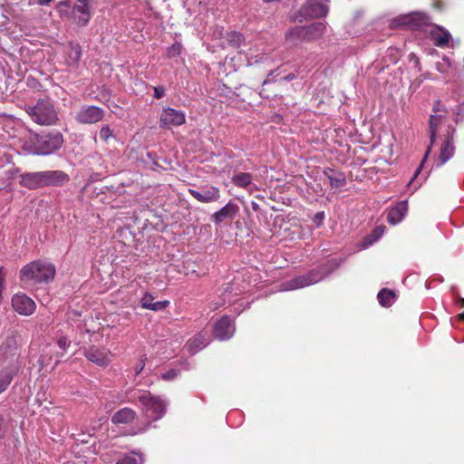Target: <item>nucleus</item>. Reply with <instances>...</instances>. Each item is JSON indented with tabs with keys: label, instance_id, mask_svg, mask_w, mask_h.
I'll use <instances>...</instances> for the list:
<instances>
[{
	"label": "nucleus",
	"instance_id": "28",
	"mask_svg": "<svg viewBox=\"0 0 464 464\" xmlns=\"http://www.w3.org/2000/svg\"><path fill=\"white\" fill-rule=\"evenodd\" d=\"M326 31V25L322 22H315L305 26L306 41H314L322 37Z\"/></svg>",
	"mask_w": 464,
	"mask_h": 464
},
{
	"label": "nucleus",
	"instance_id": "14",
	"mask_svg": "<svg viewBox=\"0 0 464 464\" xmlns=\"http://www.w3.org/2000/svg\"><path fill=\"white\" fill-rule=\"evenodd\" d=\"M235 333V326L231 318L227 315L222 316L216 322L213 327V335L215 338L224 341L231 338Z\"/></svg>",
	"mask_w": 464,
	"mask_h": 464
},
{
	"label": "nucleus",
	"instance_id": "18",
	"mask_svg": "<svg viewBox=\"0 0 464 464\" xmlns=\"http://www.w3.org/2000/svg\"><path fill=\"white\" fill-rule=\"evenodd\" d=\"M43 186H62L69 181V176L62 170L41 171Z\"/></svg>",
	"mask_w": 464,
	"mask_h": 464
},
{
	"label": "nucleus",
	"instance_id": "29",
	"mask_svg": "<svg viewBox=\"0 0 464 464\" xmlns=\"http://www.w3.org/2000/svg\"><path fill=\"white\" fill-rule=\"evenodd\" d=\"M15 374L16 369L14 367H6L0 371V394L6 391Z\"/></svg>",
	"mask_w": 464,
	"mask_h": 464
},
{
	"label": "nucleus",
	"instance_id": "20",
	"mask_svg": "<svg viewBox=\"0 0 464 464\" xmlns=\"http://www.w3.org/2000/svg\"><path fill=\"white\" fill-rule=\"evenodd\" d=\"M305 12L314 18H322L327 15L329 7L326 0H309Z\"/></svg>",
	"mask_w": 464,
	"mask_h": 464
},
{
	"label": "nucleus",
	"instance_id": "41",
	"mask_svg": "<svg viewBox=\"0 0 464 464\" xmlns=\"http://www.w3.org/2000/svg\"><path fill=\"white\" fill-rule=\"evenodd\" d=\"M57 344L61 349L65 350L69 346L70 342L67 340L66 337L62 336L58 338Z\"/></svg>",
	"mask_w": 464,
	"mask_h": 464
},
{
	"label": "nucleus",
	"instance_id": "12",
	"mask_svg": "<svg viewBox=\"0 0 464 464\" xmlns=\"http://www.w3.org/2000/svg\"><path fill=\"white\" fill-rule=\"evenodd\" d=\"M86 359L101 367L107 366L111 362L113 354L105 347L90 346L84 351Z\"/></svg>",
	"mask_w": 464,
	"mask_h": 464
},
{
	"label": "nucleus",
	"instance_id": "15",
	"mask_svg": "<svg viewBox=\"0 0 464 464\" xmlns=\"http://www.w3.org/2000/svg\"><path fill=\"white\" fill-rule=\"evenodd\" d=\"M188 193L201 203L216 202L220 198V191L217 187H202L199 189L189 188Z\"/></svg>",
	"mask_w": 464,
	"mask_h": 464
},
{
	"label": "nucleus",
	"instance_id": "17",
	"mask_svg": "<svg viewBox=\"0 0 464 464\" xmlns=\"http://www.w3.org/2000/svg\"><path fill=\"white\" fill-rule=\"evenodd\" d=\"M72 16L80 26H85L91 19L87 0H77L72 8Z\"/></svg>",
	"mask_w": 464,
	"mask_h": 464
},
{
	"label": "nucleus",
	"instance_id": "1",
	"mask_svg": "<svg viewBox=\"0 0 464 464\" xmlns=\"http://www.w3.org/2000/svg\"><path fill=\"white\" fill-rule=\"evenodd\" d=\"M138 401L146 421L131 427L128 432L131 436L146 432L151 423L160 420L167 411L168 403L160 396L153 395L148 391L140 392Z\"/></svg>",
	"mask_w": 464,
	"mask_h": 464
},
{
	"label": "nucleus",
	"instance_id": "50",
	"mask_svg": "<svg viewBox=\"0 0 464 464\" xmlns=\"http://www.w3.org/2000/svg\"><path fill=\"white\" fill-rule=\"evenodd\" d=\"M461 303L464 304V299H461Z\"/></svg>",
	"mask_w": 464,
	"mask_h": 464
},
{
	"label": "nucleus",
	"instance_id": "34",
	"mask_svg": "<svg viewBox=\"0 0 464 464\" xmlns=\"http://www.w3.org/2000/svg\"><path fill=\"white\" fill-rule=\"evenodd\" d=\"M182 45L180 43L176 42L167 49V56L169 58L179 56L181 53Z\"/></svg>",
	"mask_w": 464,
	"mask_h": 464
},
{
	"label": "nucleus",
	"instance_id": "22",
	"mask_svg": "<svg viewBox=\"0 0 464 464\" xmlns=\"http://www.w3.org/2000/svg\"><path fill=\"white\" fill-rule=\"evenodd\" d=\"M137 412L131 408L125 407L117 411L111 416V422L113 424H130L137 419Z\"/></svg>",
	"mask_w": 464,
	"mask_h": 464
},
{
	"label": "nucleus",
	"instance_id": "13",
	"mask_svg": "<svg viewBox=\"0 0 464 464\" xmlns=\"http://www.w3.org/2000/svg\"><path fill=\"white\" fill-rule=\"evenodd\" d=\"M104 111L97 106H83L76 115V121L82 124H94L103 119Z\"/></svg>",
	"mask_w": 464,
	"mask_h": 464
},
{
	"label": "nucleus",
	"instance_id": "33",
	"mask_svg": "<svg viewBox=\"0 0 464 464\" xmlns=\"http://www.w3.org/2000/svg\"><path fill=\"white\" fill-rule=\"evenodd\" d=\"M384 231H385V227L384 226H378L374 228V230L372 231V233L368 236L365 240L367 241L366 245H371L372 243H374L375 241H377L380 237H382V235L384 234Z\"/></svg>",
	"mask_w": 464,
	"mask_h": 464
},
{
	"label": "nucleus",
	"instance_id": "36",
	"mask_svg": "<svg viewBox=\"0 0 464 464\" xmlns=\"http://www.w3.org/2000/svg\"><path fill=\"white\" fill-rule=\"evenodd\" d=\"M179 373V370L171 369L164 373H162L161 378L164 381H172L174 380Z\"/></svg>",
	"mask_w": 464,
	"mask_h": 464
},
{
	"label": "nucleus",
	"instance_id": "19",
	"mask_svg": "<svg viewBox=\"0 0 464 464\" xmlns=\"http://www.w3.org/2000/svg\"><path fill=\"white\" fill-rule=\"evenodd\" d=\"M254 178L249 172H237L231 178L232 183L240 188L247 189L250 193L254 190H260V188L252 183Z\"/></svg>",
	"mask_w": 464,
	"mask_h": 464
},
{
	"label": "nucleus",
	"instance_id": "35",
	"mask_svg": "<svg viewBox=\"0 0 464 464\" xmlns=\"http://www.w3.org/2000/svg\"><path fill=\"white\" fill-rule=\"evenodd\" d=\"M99 135L101 140L106 142L112 136V131L108 125H103L100 130Z\"/></svg>",
	"mask_w": 464,
	"mask_h": 464
},
{
	"label": "nucleus",
	"instance_id": "2",
	"mask_svg": "<svg viewBox=\"0 0 464 464\" xmlns=\"http://www.w3.org/2000/svg\"><path fill=\"white\" fill-rule=\"evenodd\" d=\"M56 274L55 266L44 260L33 261L20 270V282L24 287L48 284Z\"/></svg>",
	"mask_w": 464,
	"mask_h": 464
},
{
	"label": "nucleus",
	"instance_id": "40",
	"mask_svg": "<svg viewBox=\"0 0 464 464\" xmlns=\"http://www.w3.org/2000/svg\"><path fill=\"white\" fill-rule=\"evenodd\" d=\"M154 90V97L156 99H160L165 95V88L163 86H156L153 88Z\"/></svg>",
	"mask_w": 464,
	"mask_h": 464
},
{
	"label": "nucleus",
	"instance_id": "31",
	"mask_svg": "<svg viewBox=\"0 0 464 464\" xmlns=\"http://www.w3.org/2000/svg\"><path fill=\"white\" fill-rule=\"evenodd\" d=\"M285 37L290 41H306L305 26H295L292 28L285 34Z\"/></svg>",
	"mask_w": 464,
	"mask_h": 464
},
{
	"label": "nucleus",
	"instance_id": "47",
	"mask_svg": "<svg viewBox=\"0 0 464 464\" xmlns=\"http://www.w3.org/2000/svg\"><path fill=\"white\" fill-rule=\"evenodd\" d=\"M242 38V35L240 34L234 33L233 34V39H237V41H240Z\"/></svg>",
	"mask_w": 464,
	"mask_h": 464
},
{
	"label": "nucleus",
	"instance_id": "38",
	"mask_svg": "<svg viewBox=\"0 0 464 464\" xmlns=\"http://www.w3.org/2000/svg\"><path fill=\"white\" fill-rule=\"evenodd\" d=\"M145 361H146V355H143L141 357V359L140 360V362L135 365L134 372H135L136 375L140 374L142 372V370L144 369Z\"/></svg>",
	"mask_w": 464,
	"mask_h": 464
},
{
	"label": "nucleus",
	"instance_id": "43",
	"mask_svg": "<svg viewBox=\"0 0 464 464\" xmlns=\"http://www.w3.org/2000/svg\"><path fill=\"white\" fill-rule=\"evenodd\" d=\"M273 74H274V72H271L267 75L266 79L263 82V85L268 84V83H270V82H274V81H275V80H274V76H273Z\"/></svg>",
	"mask_w": 464,
	"mask_h": 464
},
{
	"label": "nucleus",
	"instance_id": "44",
	"mask_svg": "<svg viewBox=\"0 0 464 464\" xmlns=\"http://www.w3.org/2000/svg\"><path fill=\"white\" fill-rule=\"evenodd\" d=\"M52 0H36L35 3L39 5H48Z\"/></svg>",
	"mask_w": 464,
	"mask_h": 464
},
{
	"label": "nucleus",
	"instance_id": "6",
	"mask_svg": "<svg viewBox=\"0 0 464 464\" xmlns=\"http://www.w3.org/2000/svg\"><path fill=\"white\" fill-rule=\"evenodd\" d=\"M34 152L41 155H49L58 150L63 144V137L58 130L46 134H35L33 138Z\"/></svg>",
	"mask_w": 464,
	"mask_h": 464
},
{
	"label": "nucleus",
	"instance_id": "21",
	"mask_svg": "<svg viewBox=\"0 0 464 464\" xmlns=\"http://www.w3.org/2000/svg\"><path fill=\"white\" fill-rule=\"evenodd\" d=\"M323 174L328 179L332 188H340L347 184L346 176L343 172L335 170L331 168H325Z\"/></svg>",
	"mask_w": 464,
	"mask_h": 464
},
{
	"label": "nucleus",
	"instance_id": "4",
	"mask_svg": "<svg viewBox=\"0 0 464 464\" xmlns=\"http://www.w3.org/2000/svg\"><path fill=\"white\" fill-rule=\"evenodd\" d=\"M25 111L39 125H53L58 121L57 112L50 98L39 99L34 105H25Z\"/></svg>",
	"mask_w": 464,
	"mask_h": 464
},
{
	"label": "nucleus",
	"instance_id": "10",
	"mask_svg": "<svg viewBox=\"0 0 464 464\" xmlns=\"http://www.w3.org/2000/svg\"><path fill=\"white\" fill-rule=\"evenodd\" d=\"M430 27L429 34L434 45L440 48H452L454 46L453 37L447 29L432 23Z\"/></svg>",
	"mask_w": 464,
	"mask_h": 464
},
{
	"label": "nucleus",
	"instance_id": "7",
	"mask_svg": "<svg viewBox=\"0 0 464 464\" xmlns=\"http://www.w3.org/2000/svg\"><path fill=\"white\" fill-rule=\"evenodd\" d=\"M432 111L433 114L430 115L429 121L430 145L428 148L425 157L428 156L431 146L434 144L440 128L447 121L448 111L440 101L434 102Z\"/></svg>",
	"mask_w": 464,
	"mask_h": 464
},
{
	"label": "nucleus",
	"instance_id": "48",
	"mask_svg": "<svg viewBox=\"0 0 464 464\" xmlns=\"http://www.w3.org/2000/svg\"><path fill=\"white\" fill-rule=\"evenodd\" d=\"M251 205H252V208H253L254 210H257V209H258V208H259L258 204H257V203H256V202H252V204H251Z\"/></svg>",
	"mask_w": 464,
	"mask_h": 464
},
{
	"label": "nucleus",
	"instance_id": "27",
	"mask_svg": "<svg viewBox=\"0 0 464 464\" xmlns=\"http://www.w3.org/2000/svg\"><path fill=\"white\" fill-rule=\"evenodd\" d=\"M82 56V48L78 44L70 43L67 51L65 63L68 66L77 67Z\"/></svg>",
	"mask_w": 464,
	"mask_h": 464
},
{
	"label": "nucleus",
	"instance_id": "16",
	"mask_svg": "<svg viewBox=\"0 0 464 464\" xmlns=\"http://www.w3.org/2000/svg\"><path fill=\"white\" fill-rule=\"evenodd\" d=\"M239 211L238 206L231 200L227 202L221 209L211 216V220L219 225L227 219L232 220Z\"/></svg>",
	"mask_w": 464,
	"mask_h": 464
},
{
	"label": "nucleus",
	"instance_id": "11",
	"mask_svg": "<svg viewBox=\"0 0 464 464\" xmlns=\"http://www.w3.org/2000/svg\"><path fill=\"white\" fill-rule=\"evenodd\" d=\"M12 307L19 314L29 316L35 312V302L24 293L15 294L12 297Z\"/></svg>",
	"mask_w": 464,
	"mask_h": 464
},
{
	"label": "nucleus",
	"instance_id": "25",
	"mask_svg": "<svg viewBox=\"0 0 464 464\" xmlns=\"http://www.w3.org/2000/svg\"><path fill=\"white\" fill-rule=\"evenodd\" d=\"M154 299L155 297L150 293L146 292L140 301V306L144 309L157 312L164 310L169 305L168 300L153 302Z\"/></svg>",
	"mask_w": 464,
	"mask_h": 464
},
{
	"label": "nucleus",
	"instance_id": "3",
	"mask_svg": "<svg viewBox=\"0 0 464 464\" xmlns=\"http://www.w3.org/2000/svg\"><path fill=\"white\" fill-rule=\"evenodd\" d=\"M339 266L336 259L327 261L325 264L310 270L304 275L298 276L282 284V291H290L316 284L325 278Z\"/></svg>",
	"mask_w": 464,
	"mask_h": 464
},
{
	"label": "nucleus",
	"instance_id": "8",
	"mask_svg": "<svg viewBox=\"0 0 464 464\" xmlns=\"http://www.w3.org/2000/svg\"><path fill=\"white\" fill-rule=\"evenodd\" d=\"M160 127L162 129H170L179 127L186 122V114L183 111L176 110L170 107L163 108L160 116Z\"/></svg>",
	"mask_w": 464,
	"mask_h": 464
},
{
	"label": "nucleus",
	"instance_id": "45",
	"mask_svg": "<svg viewBox=\"0 0 464 464\" xmlns=\"http://www.w3.org/2000/svg\"><path fill=\"white\" fill-rule=\"evenodd\" d=\"M62 6L69 7L70 6L69 1L65 0V1H62L59 3L58 8H59L60 12H62V9H61Z\"/></svg>",
	"mask_w": 464,
	"mask_h": 464
},
{
	"label": "nucleus",
	"instance_id": "49",
	"mask_svg": "<svg viewBox=\"0 0 464 464\" xmlns=\"http://www.w3.org/2000/svg\"><path fill=\"white\" fill-rule=\"evenodd\" d=\"M459 319H460V320H464V313H463V314H459Z\"/></svg>",
	"mask_w": 464,
	"mask_h": 464
},
{
	"label": "nucleus",
	"instance_id": "30",
	"mask_svg": "<svg viewBox=\"0 0 464 464\" xmlns=\"http://www.w3.org/2000/svg\"><path fill=\"white\" fill-rule=\"evenodd\" d=\"M144 458L140 451L133 450L129 454L122 455L115 464H143Z\"/></svg>",
	"mask_w": 464,
	"mask_h": 464
},
{
	"label": "nucleus",
	"instance_id": "42",
	"mask_svg": "<svg viewBox=\"0 0 464 464\" xmlns=\"http://www.w3.org/2000/svg\"><path fill=\"white\" fill-rule=\"evenodd\" d=\"M6 433V427L5 424V420L2 416H0V440L5 437Z\"/></svg>",
	"mask_w": 464,
	"mask_h": 464
},
{
	"label": "nucleus",
	"instance_id": "5",
	"mask_svg": "<svg viewBox=\"0 0 464 464\" xmlns=\"http://www.w3.org/2000/svg\"><path fill=\"white\" fill-rule=\"evenodd\" d=\"M430 25V17L420 12L400 15L392 19L391 23L392 29H408L412 31H425Z\"/></svg>",
	"mask_w": 464,
	"mask_h": 464
},
{
	"label": "nucleus",
	"instance_id": "9",
	"mask_svg": "<svg viewBox=\"0 0 464 464\" xmlns=\"http://www.w3.org/2000/svg\"><path fill=\"white\" fill-rule=\"evenodd\" d=\"M454 132L455 129L448 125L445 133H444V140L441 143L440 149V154L438 158V161L436 163L437 167H440L445 164L450 158L453 157L455 151L454 146Z\"/></svg>",
	"mask_w": 464,
	"mask_h": 464
},
{
	"label": "nucleus",
	"instance_id": "26",
	"mask_svg": "<svg viewBox=\"0 0 464 464\" xmlns=\"http://www.w3.org/2000/svg\"><path fill=\"white\" fill-rule=\"evenodd\" d=\"M20 184L29 189H36L44 187L41 171L21 175Z\"/></svg>",
	"mask_w": 464,
	"mask_h": 464
},
{
	"label": "nucleus",
	"instance_id": "46",
	"mask_svg": "<svg viewBox=\"0 0 464 464\" xmlns=\"http://www.w3.org/2000/svg\"><path fill=\"white\" fill-rule=\"evenodd\" d=\"M295 78V75L294 73H289L284 77V80L289 82V81L294 80Z\"/></svg>",
	"mask_w": 464,
	"mask_h": 464
},
{
	"label": "nucleus",
	"instance_id": "39",
	"mask_svg": "<svg viewBox=\"0 0 464 464\" xmlns=\"http://www.w3.org/2000/svg\"><path fill=\"white\" fill-rule=\"evenodd\" d=\"M409 59H410L411 62H413L414 66L417 68V70L419 72H420L421 71V65H420V62L419 57L414 53H411L409 54Z\"/></svg>",
	"mask_w": 464,
	"mask_h": 464
},
{
	"label": "nucleus",
	"instance_id": "37",
	"mask_svg": "<svg viewBox=\"0 0 464 464\" xmlns=\"http://www.w3.org/2000/svg\"><path fill=\"white\" fill-rule=\"evenodd\" d=\"M449 66H450V61L448 58H444L442 62H438L436 63V68L440 72H447Z\"/></svg>",
	"mask_w": 464,
	"mask_h": 464
},
{
	"label": "nucleus",
	"instance_id": "23",
	"mask_svg": "<svg viewBox=\"0 0 464 464\" xmlns=\"http://www.w3.org/2000/svg\"><path fill=\"white\" fill-rule=\"evenodd\" d=\"M209 342L206 334L198 333L187 342L186 348L190 354H195L205 348Z\"/></svg>",
	"mask_w": 464,
	"mask_h": 464
},
{
	"label": "nucleus",
	"instance_id": "32",
	"mask_svg": "<svg viewBox=\"0 0 464 464\" xmlns=\"http://www.w3.org/2000/svg\"><path fill=\"white\" fill-rule=\"evenodd\" d=\"M377 297L382 306L389 307L393 303L395 295L392 290L383 288L378 293Z\"/></svg>",
	"mask_w": 464,
	"mask_h": 464
},
{
	"label": "nucleus",
	"instance_id": "24",
	"mask_svg": "<svg viewBox=\"0 0 464 464\" xmlns=\"http://www.w3.org/2000/svg\"><path fill=\"white\" fill-rule=\"evenodd\" d=\"M408 211V202L406 200L397 203L388 213L387 220L392 225L400 223Z\"/></svg>",
	"mask_w": 464,
	"mask_h": 464
}]
</instances>
